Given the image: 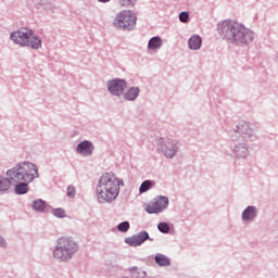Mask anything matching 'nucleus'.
<instances>
[{"mask_svg":"<svg viewBox=\"0 0 278 278\" xmlns=\"http://www.w3.org/2000/svg\"><path fill=\"white\" fill-rule=\"evenodd\" d=\"M121 186H123V179L116 177V175H102L97 187L98 201L100 203L116 201L118 192H121Z\"/></svg>","mask_w":278,"mask_h":278,"instance_id":"f257e3e1","label":"nucleus"},{"mask_svg":"<svg viewBox=\"0 0 278 278\" xmlns=\"http://www.w3.org/2000/svg\"><path fill=\"white\" fill-rule=\"evenodd\" d=\"M7 177L11 179L13 184H31L33 180L38 179V167L34 163L24 162L17 164L12 169L7 172Z\"/></svg>","mask_w":278,"mask_h":278,"instance_id":"f03ea898","label":"nucleus"},{"mask_svg":"<svg viewBox=\"0 0 278 278\" xmlns=\"http://www.w3.org/2000/svg\"><path fill=\"white\" fill-rule=\"evenodd\" d=\"M219 36H251L253 30L233 20H224L217 24Z\"/></svg>","mask_w":278,"mask_h":278,"instance_id":"7ed1b4c3","label":"nucleus"},{"mask_svg":"<svg viewBox=\"0 0 278 278\" xmlns=\"http://www.w3.org/2000/svg\"><path fill=\"white\" fill-rule=\"evenodd\" d=\"M77 251V243L71 238L62 237L58 240L54 257L60 262H66Z\"/></svg>","mask_w":278,"mask_h":278,"instance_id":"20e7f679","label":"nucleus"},{"mask_svg":"<svg viewBox=\"0 0 278 278\" xmlns=\"http://www.w3.org/2000/svg\"><path fill=\"white\" fill-rule=\"evenodd\" d=\"M136 13L131 10H124L119 12L113 21V25L116 29L122 31H134L136 29Z\"/></svg>","mask_w":278,"mask_h":278,"instance_id":"39448f33","label":"nucleus"},{"mask_svg":"<svg viewBox=\"0 0 278 278\" xmlns=\"http://www.w3.org/2000/svg\"><path fill=\"white\" fill-rule=\"evenodd\" d=\"M11 40L20 47H31L33 49H40L42 41L36 36H11Z\"/></svg>","mask_w":278,"mask_h":278,"instance_id":"423d86ee","label":"nucleus"},{"mask_svg":"<svg viewBox=\"0 0 278 278\" xmlns=\"http://www.w3.org/2000/svg\"><path fill=\"white\" fill-rule=\"evenodd\" d=\"M166 207H168V198L159 197L146 205V212L148 214H160V212H164Z\"/></svg>","mask_w":278,"mask_h":278,"instance_id":"0eeeda50","label":"nucleus"},{"mask_svg":"<svg viewBox=\"0 0 278 278\" xmlns=\"http://www.w3.org/2000/svg\"><path fill=\"white\" fill-rule=\"evenodd\" d=\"M109 91L111 94H115L116 97H121L123 94L125 88H127V83L123 79H113L108 83Z\"/></svg>","mask_w":278,"mask_h":278,"instance_id":"6e6552de","label":"nucleus"},{"mask_svg":"<svg viewBox=\"0 0 278 278\" xmlns=\"http://www.w3.org/2000/svg\"><path fill=\"white\" fill-rule=\"evenodd\" d=\"M76 151L80 155H92V151H94V146H92L90 141L85 140L77 146Z\"/></svg>","mask_w":278,"mask_h":278,"instance_id":"1a4fd4ad","label":"nucleus"},{"mask_svg":"<svg viewBox=\"0 0 278 278\" xmlns=\"http://www.w3.org/2000/svg\"><path fill=\"white\" fill-rule=\"evenodd\" d=\"M162 152L164 153L165 157H174L175 153H177V144L168 141L162 147Z\"/></svg>","mask_w":278,"mask_h":278,"instance_id":"9d476101","label":"nucleus"},{"mask_svg":"<svg viewBox=\"0 0 278 278\" xmlns=\"http://www.w3.org/2000/svg\"><path fill=\"white\" fill-rule=\"evenodd\" d=\"M229 42H232L233 45H247V42H252L253 37H244V36H232L228 38Z\"/></svg>","mask_w":278,"mask_h":278,"instance_id":"9b49d317","label":"nucleus"},{"mask_svg":"<svg viewBox=\"0 0 278 278\" xmlns=\"http://www.w3.org/2000/svg\"><path fill=\"white\" fill-rule=\"evenodd\" d=\"M256 214H257V211L255 210V206H248L242 213V218L244 220H253Z\"/></svg>","mask_w":278,"mask_h":278,"instance_id":"f8f14e48","label":"nucleus"},{"mask_svg":"<svg viewBox=\"0 0 278 278\" xmlns=\"http://www.w3.org/2000/svg\"><path fill=\"white\" fill-rule=\"evenodd\" d=\"M12 187V179L7 178L4 176H0V192H8V190Z\"/></svg>","mask_w":278,"mask_h":278,"instance_id":"ddd939ff","label":"nucleus"},{"mask_svg":"<svg viewBox=\"0 0 278 278\" xmlns=\"http://www.w3.org/2000/svg\"><path fill=\"white\" fill-rule=\"evenodd\" d=\"M203 40L201 39V37L199 36H192L189 39V48L193 49L194 51H197V49L201 48Z\"/></svg>","mask_w":278,"mask_h":278,"instance_id":"4468645a","label":"nucleus"},{"mask_svg":"<svg viewBox=\"0 0 278 278\" xmlns=\"http://www.w3.org/2000/svg\"><path fill=\"white\" fill-rule=\"evenodd\" d=\"M14 184H17L15 186L16 194H27V191L29 190V188L27 187V184H29V182L20 181V182H14Z\"/></svg>","mask_w":278,"mask_h":278,"instance_id":"2eb2a0df","label":"nucleus"},{"mask_svg":"<svg viewBox=\"0 0 278 278\" xmlns=\"http://www.w3.org/2000/svg\"><path fill=\"white\" fill-rule=\"evenodd\" d=\"M155 262L160 266H168L170 264V258H168L164 254L159 253V254L155 255Z\"/></svg>","mask_w":278,"mask_h":278,"instance_id":"dca6fc26","label":"nucleus"},{"mask_svg":"<svg viewBox=\"0 0 278 278\" xmlns=\"http://www.w3.org/2000/svg\"><path fill=\"white\" fill-rule=\"evenodd\" d=\"M10 36H34V30L22 27L18 30L12 31Z\"/></svg>","mask_w":278,"mask_h":278,"instance_id":"f3484780","label":"nucleus"},{"mask_svg":"<svg viewBox=\"0 0 278 278\" xmlns=\"http://www.w3.org/2000/svg\"><path fill=\"white\" fill-rule=\"evenodd\" d=\"M148 47L149 49H160L162 47V39L160 37H152Z\"/></svg>","mask_w":278,"mask_h":278,"instance_id":"a211bd4d","label":"nucleus"},{"mask_svg":"<svg viewBox=\"0 0 278 278\" xmlns=\"http://www.w3.org/2000/svg\"><path fill=\"white\" fill-rule=\"evenodd\" d=\"M139 93H140V90L138 88H130L126 92L125 99H127V101H134V99H136V97H138Z\"/></svg>","mask_w":278,"mask_h":278,"instance_id":"6ab92c4d","label":"nucleus"},{"mask_svg":"<svg viewBox=\"0 0 278 278\" xmlns=\"http://www.w3.org/2000/svg\"><path fill=\"white\" fill-rule=\"evenodd\" d=\"M137 240L140 242V244H143V242H147V240H150L153 242V239L149 237V232L147 231H140L139 233L135 235Z\"/></svg>","mask_w":278,"mask_h":278,"instance_id":"aec40b11","label":"nucleus"},{"mask_svg":"<svg viewBox=\"0 0 278 278\" xmlns=\"http://www.w3.org/2000/svg\"><path fill=\"white\" fill-rule=\"evenodd\" d=\"M153 186V181L151 180H144L140 188H139V192L140 194H144V192H148V190H151V187Z\"/></svg>","mask_w":278,"mask_h":278,"instance_id":"412c9836","label":"nucleus"},{"mask_svg":"<svg viewBox=\"0 0 278 278\" xmlns=\"http://www.w3.org/2000/svg\"><path fill=\"white\" fill-rule=\"evenodd\" d=\"M45 207H47V205L42 200H36L33 202V208L36 210V212H43Z\"/></svg>","mask_w":278,"mask_h":278,"instance_id":"4be33fe9","label":"nucleus"},{"mask_svg":"<svg viewBox=\"0 0 278 278\" xmlns=\"http://www.w3.org/2000/svg\"><path fill=\"white\" fill-rule=\"evenodd\" d=\"M126 244H129V247H140V241L138 240V238L135 236L126 238L125 239Z\"/></svg>","mask_w":278,"mask_h":278,"instance_id":"5701e85b","label":"nucleus"},{"mask_svg":"<svg viewBox=\"0 0 278 278\" xmlns=\"http://www.w3.org/2000/svg\"><path fill=\"white\" fill-rule=\"evenodd\" d=\"M119 5L123 8H134L136 5V0H119Z\"/></svg>","mask_w":278,"mask_h":278,"instance_id":"b1692460","label":"nucleus"},{"mask_svg":"<svg viewBox=\"0 0 278 278\" xmlns=\"http://www.w3.org/2000/svg\"><path fill=\"white\" fill-rule=\"evenodd\" d=\"M157 229L161 231V233H168L170 231V226H168L166 223H160L157 225Z\"/></svg>","mask_w":278,"mask_h":278,"instance_id":"393cba45","label":"nucleus"},{"mask_svg":"<svg viewBox=\"0 0 278 278\" xmlns=\"http://www.w3.org/2000/svg\"><path fill=\"white\" fill-rule=\"evenodd\" d=\"M189 18H190V13H188L186 11H182L179 13L180 23H188Z\"/></svg>","mask_w":278,"mask_h":278,"instance_id":"a878e982","label":"nucleus"},{"mask_svg":"<svg viewBox=\"0 0 278 278\" xmlns=\"http://www.w3.org/2000/svg\"><path fill=\"white\" fill-rule=\"evenodd\" d=\"M52 213L54 216H56V218H64L66 216V211L63 208H56Z\"/></svg>","mask_w":278,"mask_h":278,"instance_id":"bb28decb","label":"nucleus"},{"mask_svg":"<svg viewBox=\"0 0 278 278\" xmlns=\"http://www.w3.org/2000/svg\"><path fill=\"white\" fill-rule=\"evenodd\" d=\"M118 231H129V224L128 222H123L117 226Z\"/></svg>","mask_w":278,"mask_h":278,"instance_id":"cd10ccee","label":"nucleus"},{"mask_svg":"<svg viewBox=\"0 0 278 278\" xmlns=\"http://www.w3.org/2000/svg\"><path fill=\"white\" fill-rule=\"evenodd\" d=\"M67 197H71V198L75 197V187L73 186L67 187Z\"/></svg>","mask_w":278,"mask_h":278,"instance_id":"c85d7f7f","label":"nucleus"},{"mask_svg":"<svg viewBox=\"0 0 278 278\" xmlns=\"http://www.w3.org/2000/svg\"><path fill=\"white\" fill-rule=\"evenodd\" d=\"M131 277L138 278L140 273H138V267H131L130 269Z\"/></svg>","mask_w":278,"mask_h":278,"instance_id":"c756f323","label":"nucleus"},{"mask_svg":"<svg viewBox=\"0 0 278 278\" xmlns=\"http://www.w3.org/2000/svg\"><path fill=\"white\" fill-rule=\"evenodd\" d=\"M100 3H108L110 0H98Z\"/></svg>","mask_w":278,"mask_h":278,"instance_id":"7c9ffc66","label":"nucleus"},{"mask_svg":"<svg viewBox=\"0 0 278 278\" xmlns=\"http://www.w3.org/2000/svg\"><path fill=\"white\" fill-rule=\"evenodd\" d=\"M160 142H161V144H162V140H161Z\"/></svg>","mask_w":278,"mask_h":278,"instance_id":"2f4dec72","label":"nucleus"}]
</instances>
